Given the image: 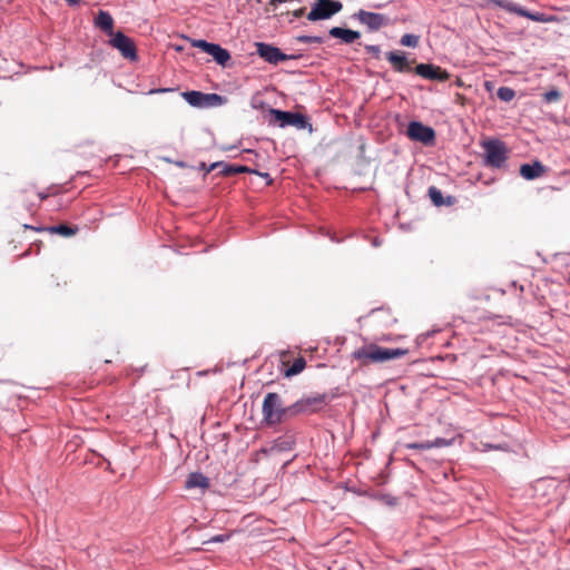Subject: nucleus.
I'll return each mask as SVG.
<instances>
[{"instance_id":"nucleus-1","label":"nucleus","mask_w":570,"mask_h":570,"mask_svg":"<svg viewBox=\"0 0 570 570\" xmlns=\"http://www.w3.org/2000/svg\"><path fill=\"white\" fill-rule=\"evenodd\" d=\"M409 353L405 348H387L377 344L363 345L352 353V358L360 362V366H367L374 363H384L391 360L401 358Z\"/></svg>"},{"instance_id":"nucleus-2","label":"nucleus","mask_w":570,"mask_h":570,"mask_svg":"<svg viewBox=\"0 0 570 570\" xmlns=\"http://www.w3.org/2000/svg\"><path fill=\"white\" fill-rule=\"evenodd\" d=\"M262 413L267 425H275L281 423L287 414L293 415V410L284 406L279 394L269 392L264 397Z\"/></svg>"},{"instance_id":"nucleus-3","label":"nucleus","mask_w":570,"mask_h":570,"mask_svg":"<svg viewBox=\"0 0 570 570\" xmlns=\"http://www.w3.org/2000/svg\"><path fill=\"white\" fill-rule=\"evenodd\" d=\"M343 3L337 0H315L311 11L306 14L308 21H320L331 19L342 11Z\"/></svg>"},{"instance_id":"nucleus-4","label":"nucleus","mask_w":570,"mask_h":570,"mask_svg":"<svg viewBox=\"0 0 570 570\" xmlns=\"http://www.w3.org/2000/svg\"><path fill=\"white\" fill-rule=\"evenodd\" d=\"M482 147L485 153V164L488 166L500 168L508 158V149L504 142L498 139L483 141Z\"/></svg>"},{"instance_id":"nucleus-5","label":"nucleus","mask_w":570,"mask_h":570,"mask_svg":"<svg viewBox=\"0 0 570 570\" xmlns=\"http://www.w3.org/2000/svg\"><path fill=\"white\" fill-rule=\"evenodd\" d=\"M183 98L193 107L210 108L218 107L226 102V98L217 94H204L202 91H185Z\"/></svg>"},{"instance_id":"nucleus-6","label":"nucleus","mask_w":570,"mask_h":570,"mask_svg":"<svg viewBox=\"0 0 570 570\" xmlns=\"http://www.w3.org/2000/svg\"><path fill=\"white\" fill-rule=\"evenodd\" d=\"M326 404L327 395L316 394L298 400L297 402L289 406V410H293V415L303 413H314L322 410Z\"/></svg>"},{"instance_id":"nucleus-7","label":"nucleus","mask_w":570,"mask_h":570,"mask_svg":"<svg viewBox=\"0 0 570 570\" xmlns=\"http://www.w3.org/2000/svg\"><path fill=\"white\" fill-rule=\"evenodd\" d=\"M361 24L365 26L370 32L379 31L381 28L390 24V19L385 14L360 9L353 14Z\"/></svg>"},{"instance_id":"nucleus-8","label":"nucleus","mask_w":570,"mask_h":570,"mask_svg":"<svg viewBox=\"0 0 570 570\" xmlns=\"http://www.w3.org/2000/svg\"><path fill=\"white\" fill-rule=\"evenodd\" d=\"M406 135L411 140L422 142L425 146H432L435 142L434 129L420 121H411Z\"/></svg>"},{"instance_id":"nucleus-9","label":"nucleus","mask_w":570,"mask_h":570,"mask_svg":"<svg viewBox=\"0 0 570 570\" xmlns=\"http://www.w3.org/2000/svg\"><path fill=\"white\" fill-rule=\"evenodd\" d=\"M110 46L117 49L125 59L135 61L137 60V48L131 38L124 32L118 31L112 35L109 41Z\"/></svg>"},{"instance_id":"nucleus-10","label":"nucleus","mask_w":570,"mask_h":570,"mask_svg":"<svg viewBox=\"0 0 570 570\" xmlns=\"http://www.w3.org/2000/svg\"><path fill=\"white\" fill-rule=\"evenodd\" d=\"M271 114L274 116L275 120L279 122L281 127L293 126L298 129H304L308 125L306 117L298 112L271 109Z\"/></svg>"},{"instance_id":"nucleus-11","label":"nucleus","mask_w":570,"mask_h":570,"mask_svg":"<svg viewBox=\"0 0 570 570\" xmlns=\"http://www.w3.org/2000/svg\"><path fill=\"white\" fill-rule=\"evenodd\" d=\"M193 47L199 48L204 52L210 55L215 61L222 66L230 59L229 52L219 45L207 42L206 40H194Z\"/></svg>"},{"instance_id":"nucleus-12","label":"nucleus","mask_w":570,"mask_h":570,"mask_svg":"<svg viewBox=\"0 0 570 570\" xmlns=\"http://www.w3.org/2000/svg\"><path fill=\"white\" fill-rule=\"evenodd\" d=\"M414 71L416 75L429 80L446 81L450 78V73L445 69L432 63H419Z\"/></svg>"},{"instance_id":"nucleus-13","label":"nucleus","mask_w":570,"mask_h":570,"mask_svg":"<svg viewBox=\"0 0 570 570\" xmlns=\"http://www.w3.org/2000/svg\"><path fill=\"white\" fill-rule=\"evenodd\" d=\"M257 52L265 61L277 65L281 61L287 60V56L283 53L278 48L267 45L258 43Z\"/></svg>"},{"instance_id":"nucleus-14","label":"nucleus","mask_w":570,"mask_h":570,"mask_svg":"<svg viewBox=\"0 0 570 570\" xmlns=\"http://www.w3.org/2000/svg\"><path fill=\"white\" fill-rule=\"evenodd\" d=\"M493 2L495 3V6L504 9L505 11L508 12H512V13H515L518 16H521V17H525V18H529L533 21H543V14L541 13H531L529 12L528 10L519 7L518 4L513 3L512 1H509V0H493Z\"/></svg>"},{"instance_id":"nucleus-15","label":"nucleus","mask_w":570,"mask_h":570,"mask_svg":"<svg viewBox=\"0 0 570 570\" xmlns=\"http://www.w3.org/2000/svg\"><path fill=\"white\" fill-rule=\"evenodd\" d=\"M385 58L396 72H406L411 70L410 61L403 52L391 51L385 55Z\"/></svg>"},{"instance_id":"nucleus-16","label":"nucleus","mask_w":570,"mask_h":570,"mask_svg":"<svg viewBox=\"0 0 570 570\" xmlns=\"http://www.w3.org/2000/svg\"><path fill=\"white\" fill-rule=\"evenodd\" d=\"M328 35L333 38L342 40V42L346 45L353 43L355 40L360 39L361 33L355 30L344 29L341 27H333L330 29Z\"/></svg>"},{"instance_id":"nucleus-17","label":"nucleus","mask_w":570,"mask_h":570,"mask_svg":"<svg viewBox=\"0 0 570 570\" xmlns=\"http://www.w3.org/2000/svg\"><path fill=\"white\" fill-rule=\"evenodd\" d=\"M26 229H32V230H48L51 234H58L63 237H71L77 234L78 227L77 226H69L66 224H60L56 226H50L48 228H37L29 225L23 226Z\"/></svg>"},{"instance_id":"nucleus-18","label":"nucleus","mask_w":570,"mask_h":570,"mask_svg":"<svg viewBox=\"0 0 570 570\" xmlns=\"http://www.w3.org/2000/svg\"><path fill=\"white\" fill-rule=\"evenodd\" d=\"M223 170H222V174L223 176H230V175H234V174H240V173H248V174H255V175H258L261 177H264V178H267L268 179V184H272V179L269 178V174L267 173H261L256 169H252L247 166H233V165H225L223 163Z\"/></svg>"},{"instance_id":"nucleus-19","label":"nucleus","mask_w":570,"mask_h":570,"mask_svg":"<svg viewBox=\"0 0 570 570\" xmlns=\"http://www.w3.org/2000/svg\"><path fill=\"white\" fill-rule=\"evenodd\" d=\"M544 171L543 165L539 161L533 164H523L520 167V175L528 180H532L542 176Z\"/></svg>"},{"instance_id":"nucleus-20","label":"nucleus","mask_w":570,"mask_h":570,"mask_svg":"<svg viewBox=\"0 0 570 570\" xmlns=\"http://www.w3.org/2000/svg\"><path fill=\"white\" fill-rule=\"evenodd\" d=\"M95 26L107 32L109 36L114 35V19L107 11L100 10L98 12L95 19Z\"/></svg>"},{"instance_id":"nucleus-21","label":"nucleus","mask_w":570,"mask_h":570,"mask_svg":"<svg viewBox=\"0 0 570 570\" xmlns=\"http://www.w3.org/2000/svg\"><path fill=\"white\" fill-rule=\"evenodd\" d=\"M450 444L451 441H448L443 438H436L434 441L407 443L406 448L412 450H430L432 448L449 446Z\"/></svg>"},{"instance_id":"nucleus-22","label":"nucleus","mask_w":570,"mask_h":570,"mask_svg":"<svg viewBox=\"0 0 570 570\" xmlns=\"http://www.w3.org/2000/svg\"><path fill=\"white\" fill-rule=\"evenodd\" d=\"M209 487L208 479L203 473H190L185 482L186 489L202 488L207 489Z\"/></svg>"},{"instance_id":"nucleus-23","label":"nucleus","mask_w":570,"mask_h":570,"mask_svg":"<svg viewBox=\"0 0 570 570\" xmlns=\"http://www.w3.org/2000/svg\"><path fill=\"white\" fill-rule=\"evenodd\" d=\"M429 196L435 206L452 205L451 197H448V202H445L442 191L434 186L429 188Z\"/></svg>"},{"instance_id":"nucleus-24","label":"nucleus","mask_w":570,"mask_h":570,"mask_svg":"<svg viewBox=\"0 0 570 570\" xmlns=\"http://www.w3.org/2000/svg\"><path fill=\"white\" fill-rule=\"evenodd\" d=\"M306 366V361L304 357H297L293 364L285 371L286 376H294L299 374Z\"/></svg>"},{"instance_id":"nucleus-25","label":"nucleus","mask_w":570,"mask_h":570,"mask_svg":"<svg viewBox=\"0 0 570 570\" xmlns=\"http://www.w3.org/2000/svg\"><path fill=\"white\" fill-rule=\"evenodd\" d=\"M497 95L500 100L509 102L515 97V91L510 87H500Z\"/></svg>"},{"instance_id":"nucleus-26","label":"nucleus","mask_w":570,"mask_h":570,"mask_svg":"<svg viewBox=\"0 0 570 570\" xmlns=\"http://www.w3.org/2000/svg\"><path fill=\"white\" fill-rule=\"evenodd\" d=\"M400 42L402 46L415 48L419 45V36L405 33L402 36Z\"/></svg>"},{"instance_id":"nucleus-27","label":"nucleus","mask_w":570,"mask_h":570,"mask_svg":"<svg viewBox=\"0 0 570 570\" xmlns=\"http://www.w3.org/2000/svg\"><path fill=\"white\" fill-rule=\"evenodd\" d=\"M299 42L304 43H322L323 38L317 36H301L297 38Z\"/></svg>"},{"instance_id":"nucleus-28","label":"nucleus","mask_w":570,"mask_h":570,"mask_svg":"<svg viewBox=\"0 0 570 570\" xmlns=\"http://www.w3.org/2000/svg\"><path fill=\"white\" fill-rule=\"evenodd\" d=\"M561 97V94L560 91L558 90H550V91H547L544 95H543V98L547 102H554V101H558Z\"/></svg>"},{"instance_id":"nucleus-29","label":"nucleus","mask_w":570,"mask_h":570,"mask_svg":"<svg viewBox=\"0 0 570 570\" xmlns=\"http://www.w3.org/2000/svg\"><path fill=\"white\" fill-rule=\"evenodd\" d=\"M220 166H223L222 161L214 163L209 167H207L205 163H200L199 169L205 170L206 174H208Z\"/></svg>"},{"instance_id":"nucleus-30","label":"nucleus","mask_w":570,"mask_h":570,"mask_svg":"<svg viewBox=\"0 0 570 570\" xmlns=\"http://www.w3.org/2000/svg\"><path fill=\"white\" fill-rule=\"evenodd\" d=\"M305 11H306V8H305V7H302V8H299V9L294 10V11L292 12V16H293L294 18H301V17H303V16L305 14Z\"/></svg>"},{"instance_id":"nucleus-31","label":"nucleus","mask_w":570,"mask_h":570,"mask_svg":"<svg viewBox=\"0 0 570 570\" xmlns=\"http://www.w3.org/2000/svg\"><path fill=\"white\" fill-rule=\"evenodd\" d=\"M366 50L371 53L377 55L380 52V47L379 46H366Z\"/></svg>"},{"instance_id":"nucleus-32","label":"nucleus","mask_w":570,"mask_h":570,"mask_svg":"<svg viewBox=\"0 0 570 570\" xmlns=\"http://www.w3.org/2000/svg\"><path fill=\"white\" fill-rule=\"evenodd\" d=\"M167 91H173V89L171 88H163V89L151 90L150 94H154V92H167Z\"/></svg>"},{"instance_id":"nucleus-33","label":"nucleus","mask_w":570,"mask_h":570,"mask_svg":"<svg viewBox=\"0 0 570 570\" xmlns=\"http://www.w3.org/2000/svg\"><path fill=\"white\" fill-rule=\"evenodd\" d=\"M212 541L214 542H223L224 541V537L223 535H216L212 539Z\"/></svg>"},{"instance_id":"nucleus-34","label":"nucleus","mask_w":570,"mask_h":570,"mask_svg":"<svg viewBox=\"0 0 570 570\" xmlns=\"http://www.w3.org/2000/svg\"><path fill=\"white\" fill-rule=\"evenodd\" d=\"M68 2V4L70 6H76L78 4L81 0H66Z\"/></svg>"},{"instance_id":"nucleus-35","label":"nucleus","mask_w":570,"mask_h":570,"mask_svg":"<svg viewBox=\"0 0 570 570\" xmlns=\"http://www.w3.org/2000/svg\"><path fill=\"white\" fill-rule=\"evenodd\" d=\"M464 99H465L464 96H462L460 94L456 95V101H461V104H463Z\"/></svg>"},{"instance_id":"nucleus-36","label":"nucleus","mask_w":570,"mask_h":570,"mask_svg":"<svg viewBox=\"0 0 570 570\" xmlns=\"http://www.w3.org/2000/svg\"><path fill=\"white\" fill-rule=\"evenodd\" d=\"M456 83H458V86H462V82L460 79H458Z\"/></svg>"},{"instance_id":"nucleus-37","label":"nucleus","mask_w":570,"mask_h":570,"mask_svg":"<svg viewBox=\"0 0 570 570\" xmlns=\"http://www.w3.org/2000/svg\"><path fill=\"white\" fill-rule=\"evenodd\" d=\"M569 480H570V475H569Z\"/></svg>"}]
</instances>
